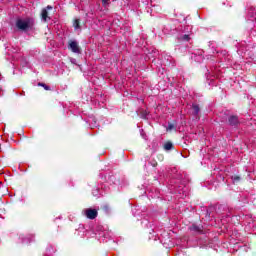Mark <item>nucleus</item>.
Listing matches in <instances>:
<instances>
[{
  "mask_svg": "<svg viewBox=\"0 0 256 256\" xmlns=\"http://www.w3.org/2000/svg\"><path fill=\"white\" fill-rule=\"evenodd\" d=\"M16 27L21 31H27L33 27V19L31 18H20L16 21Z\"/></svg>",
  "mask_w": 256,
  "mask_h": 256,
  "instance_id": "f257e3e1",
  "label": "nucleus"
},
{
  "mask_svg": "<svg viewBox=\"0 0 256 256\" xmlns=\"http://www.w3.org/2000/svg\"><path fill=\"white\" fill-rule=\"evenodd\" d=\"M174 128L173 124L168 125L167 131H172V129Z\"/></svg>",
  "mask_w": 256,
  "mask_h": 256,
  "instance_id": "1a4fd4ad",
  "label": "nucleus"
},
{
  "mask_svg": "<svg viewBox=\"0 0 256 256\" xmlns=\"http://www.w3.org/2000/svg\"><path fill=\"white\" fill-rule=\"evenodd\" d=\"M85 215L88 219H95V217H97V210L87 209L85 210Z\"/></svg>",
  "mask_w": 256,
  "mask_h": 256,
  "instance_id": "7ed1b4c3",
  "label": "nucleus"
},
{
  "mask_svg": "<svg viewBox=\"0 0 256 256\" xmlns=\"http://www.w3.org/2000/svg\"><path fill=\"white\" fill-rule=\"evenodd\" d=\"M73 27L76 30L77 29H81V25H80L79 19L74 20Z\"/></svg>",
  "mask_w": 256,
  "mask_h": 256,
  "instance_id": "0eeeda50",
  "label": "nucleus"
},
{
  "mask_svg": "<svg viewBox=\"0 0 256 256\" xmlns=\"http://www.w3.org/2000/svg\"><path fill=\"white\" fill-rule=\"evenodd\" d=\"M164 149H165L166 151H171V149H173V143H171V142H166V143L164 144Z\"/></svg>",
  "mask_w": 256,
  "mask_h": 256,
  "instance_id": "423d86ee",
  "label": "nucleus"
},
{
  "mask_svg": "<svg viewBox=\"0 0 256 256\" xmlns=\"http://www.w3.org/2000/svg\"><path fill=\"white\" fill-rule=\"evenodd\" d=\"M42 87H44V89H46V91H49V87L48 86L42 85Z\"/></svg>",
  "mask_w": 256,
  "mask_h": 256,
  "instance_id": "9b49d317",
  "label": "nucleus"
},
{
  "mask_svg": "<svg viewBox=\"0 0 256 256\" xmlns=\"http://www.w3.org/2000/svg\"><path fill=\"white\" fill-rule=\"evenodd\" d=\"M229 123L230 125H237V123H239V119L237 118V116H231L229 118Z\"/></svg>",
  "mask_w": 256,
  "mask_h": 256,
  "instance_id": "39448f33",
  "label": "nucleus"
},
{
  "mask_svg": "<svg viewBox=\"0 0 256 256\" xmlns=\"http://www.w3.org/2000/svg\"><path fill=\"white\" fill-rule=\"evenodd\" d=\"M47 9H53V7H51V6H47Z\"/></svg>",
  "mask_w": 256,
  "mask_h": 256,
  "instance_id": "f8f14e48",
  "label": "nucleus"
},
{
  "mask_svg": "<svg viewBox=\"0 0 256 256\" xmlns=\"http://www.w3.org/2000/svg\"><path fill=\"white\" fill-rule=\"evenodd\" d=\"M69 49H71L72 53H81V49L79 48V44L76 41L69 42Z\"/></svg>",
  "mask_w": 256,
  "mask_h": 256,
  "instance_id": "f03ea898",
  "label": "nucleus"
},
{
  "mask_svg": "<svg viewBox=\"0 0 256 256\" xmlns=\"http://www.w3.org/2000/svg\"><path fill=\"white\" fill-rule=\"evenodd\" d=\"M103 5H108L109 4V0H102Z\"/></svg>",
  "mask_w": 256,
  "mask_h": 256,
  "instance_id": "9d476101",
  "label": "nucleus"
},
{
  "mask_svg": "<svg viewBox=\"0 0 256 256\" xmlns=\"http://www.w3.org/2000/svg\"><path fill=\"white\" fill-rule=\"evenodd\" d=\"M193 110H194V113H199V106L194 105Z\"/></svg>",
  "mask_w": 256,
  "mask_h": 256,
  "instance_id": "6e6552de",
  "label": "nucleus"
},
{
  "mask_svg": "<svg viewBox=\"0 0 256 256\" xmlns=\"http://www.w3.org/2000/svg\"><path fill=\"white\" fill-rule=\"evenodd\" d=\"M41 17L43 21H47V19H49V12H47V9L42 10Z\"/></svg>",
  "mask_w": 256,
  "mask_h": 256,
  "instance_id": "20e7f679",
  "label": "nucleus"
}]
</instances>
